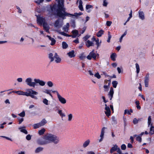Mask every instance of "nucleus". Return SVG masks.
I'll list each match as a JSON object with an SVG mask.
<instances>
[{
  "label": "nucleus",
  "instance_id": "29",
  "mask_svg": "<svg viewBox=\"0 0 154 154\" xmlns=\"http://www.w3.org/2000/svg\"><path fill=\"white\" fill-rule=\"evenodd\" d=\"M116 54L115 53H112L110 55V57L112 60L114 61L116 60Z\"/></svg>",
  "mask_w": 154,
  "mask_h": 154
},
{
  "label": "nucleus",
  "instance_id": "15",
  "mask_svg": "<svg viewBox=\"0 0 154 154\" xmlns=\"http://www.w3.org/2000/svg\"><path fill=\"white\" fill-rule=\"evenodd\" d=\"M105 83L106 84L104 85L103 88L105 89V91H107V89L109 87L110 83V82H109L108 80L105 81Z\"/></svg>",
  "mask_w": 154,
  "mask_h": 154
},
{
  "label": "nucleus",
  "instance_id": "51",
  "mask_svg": "<svg viewBox=\"0 0 154 154\" xmlns=\"http://www.w3.org/2000/svg\"><path fill=\"white\" fill-rule=\"evenodd\" d=\"M72 32L73 34H75L77 36L78 35V31L76 30H72Z\"/></svg>",
  "mask_w": 154,
  "mask_h": 154
},
{
  "label": "nucleus",
  "instance_id": "40",
  "mask_svg": "<svg viewBox=\"0 0 154 154\" xmlns=\"http://www.w3.org/2000/svg\"><path fill=\"white\" fill-rule=\"evenodd\" d=\"M103 31L102 30H100L97 32V35L98 37H100L103 34Z\"/></svg>",
  "mask_w": 154,
  "mask_h": 154
},
{
  "label": "nucleus",
  "instance_id": "22",
  "mask_svg": "<svg viewBox=\"0 0 154 154\" xmlns=\"http://www.w3.org/2000/svg\"><path fill=\"white\" fill-rule=\"evenodd\" d=\"M55 8L54 6L50 7V10L49 11V10H48L49 11L48 14L51 15L52 14L53 11H55Z\"/></svg>",
  "mask_w": 154,
  "mask_h": 154
},
{
  "label": "nucleus",
  "instance_id": "18",
  "mask_svg": "<svg viewBox=\"0 0 154 154\" xmlns=\"http://www.w3.org/2000/svg\"><path fill=\"white\" fill-rule=\"evenodd\" d=\"M106 111L105 112V114L107 116H110L111 114V111L109 107H106L105 108Z\"/></svg>",
  "mask_w": 154,
  "mask_h": 154
},
{
  "label": "nucleus",
  "instance_id": "4",
  "mask_svg": "<svg viewBox=\"0 0 154 154\" xmlns=\"http://www.w3.org/2000/svg\"><path fill=\"white\" fill-rule=\"evenodd\" d=\"M45 138L48 143L52 142L55 144H57L59 141V139L58 137L51 134H47L45 135Z\"/></svg>",
  "mask_w": 154,
  "mask_h": 154
},
{
  "label": "nucleus",
  "instance_id": "37",
  "mask_svg": "<svg viewBox=\"0 0 154 154\" xmlns=\"http://www.w3.org/2000/svg\"><path fill=\"white\" fill-rule=\"evenodd\" d=\"M135 66L136 69V72L137 74H138L140 71V67L139 64L137 63L135 64Z\"/></svg>",
  "mask_w": 154,
  "mask_h": 154
},
{
  "label": "nucleus",
  "instance_id": "32",
  "mask_svg": "<svg viewBox=\"0 0 154 154\" xmlns=\"http://www.w3.org/2000/svg\"><path fill=\"white\" fill-rule=\"evenodd\" d=\"M45 129L44 128H43L41 130L38 131V133L40 135H41L44 134L45 131Z\"/></svg>",
  "mask_w": 154,
  "mask_h": 154
},
{
  "label": "nucleus",
  "instance_id": "50",
  "mask_svg": "<svg viewBox=\"0 0 154 154\" xmlns=\"http://www.w3.org/2000/svg\"><path fill=\"white\" fill-rule=\"evenodd\" d=\"M94 76L98 79H100L101 78V76L98 72L96 73L94 75Z\"/></svg>",
  "mask_w": 154,
  "mask_h": 154
},
{
  "label": "nucleus",
  "instance_id": "63",
  "mask_svg": "<svg viewBox=\"0 0 154 154\" xmlns=\"http://www.w3.org/2000/svg\"><path fill=\"white\" fill-rule=\"evenodd\" d=\"M112 23V22L111 21H106V24L107 26H111Z\"/></svg>",
  "mask_w": 154,
  "mask_h": 154
},
{
  "label": "nucleus",
  "instance_id": "10",
  "mask_svg": "<svg viewBox=\"0 0 154 154\" xmlns=\"http://www.w3.org/2000/svg\"><path fill=\"white\" fill-rule=\"evenodd\" d=\"M59 101L63 104H65L66 103V100L65 98L61 96L60 94H58L57 97Z\"/></svg>",
  "mask_w": 154,
  "mask_h": 154
},
{
  "label": "nucleus",
  "instance_id": "9",
  "mask_svg": "<svg viewBox=\"0 0 154 154\" xmlns=\"http://www.w3.org/2000/svg\"><path fill=\"white\" fill-rule=\"evenodd\" d=\"M149 74L148 73L146 74L145 77L144 83L145 86L146 87H148L149 82Z\"/></svg>",
  "mask_w": 154,
  "mask_h": 154
},
{
  "label": "nucleus",
  "instance_id": "48",
  "mask_svg": "<svg viewBox=\"0 0 154 154\" xmlns=\"http://www.w3.org/2000/svg\"><path fill=\"white\" fill-rule=\"evenodd\" d=\"M18 115L20 117H23L25 116V113L24 111H23L22 112L18 114Z\"/></svg>",
  "mask_w": 154,
  "mask_h": 154
},
{
  "label": "nucleus",
  "instance_id": "34",
  "mask_svg": "<svg viewBox=\"0 0 154 154\" xmlns=\"http://www.w3.org/2000/svg\"><path fill=\"white\" fill-rule=\"evenodd\" d=\"M64 0H56L58 3V8L60 7L61 5L63 6V3Z\"/></svg>",
  "mask_w": 154,
  "mask_h": 154
},
{
  "label": "nucleus",
  "instance_id": "46",
  "mask_svg": "<svg viewBox=\"0 0 154 154\" xmlns=\"http://www.w3.org/2000/svg\"><path fill=\"white\" fill-rule=\"evenodd\" d=\"M108 4V0H103V6L107 7Z\"/></svg>",
  "mask_w": 154,
  "mask_h": 154
},
{
  "label": "nucleus",
  "instance_id": "42",
  "mask_svg": "<svg viewBox=\"0 0 154 154\" xmlns=\"http://www.w3.org/2000/svg\"><path fill=\"white\" fill-rule=\"evenodd\" d=\"M33 128L34 129H36V128H39L40 127H41V126L39 122L38 123L35 124H34L33 125Z\"/></svg>",
  "mask_w": 154,
  "mask_h": 154
},
{
  "label": "nucleus",
  "instance_id": "28",
  "mask_svg": "<svg viewBox=\"0 0 154 154\" xmlns=\"http://www.w3.org/2000/svg\"><path fill=\"white\" fill-rule=\"evenodd\" d=\"M79 8L81 11H83L84 10L82 6V0H79Z\"/></svg>",
  "mask_w": 154,
  "mask_h": 154
},
{
  "label": "nucleus",
  "instance_id": "52",
  "mask_svg": "<svg viewBox=\"0 0 154 154\" xmlns=\"http://www.w3.org/2000/svg\"><path fill=\"white\" fill-rule=\"evenodd\" d=\"M44 1V0H36L35 2L38 5H39L40 3H42Z\"/></svg>",
  "mask_w": 154,
  "mask_h": 154
},
{
  "label": "nucleus",
  "instance_id": "1",
  "mask_svg": "<svg viewBox=\"0 0 154 154\" xmlns=\"http://www.w3.org/2000/svg\"><path fill=\"white\" fill-rule=\"evenodd\" d=\"M66 9L63 7V6H61L59 7L56 10L57 15L59 17L64 19L66 18L65 16L72 17L77 16L78 15H81L82 14L81 12H79L78 13H75L74 14L67 13L65 11Z\"/></svg>",
  "mask_w": 154,
  "mask_h": 154
},
{
  "label": "nucleus",
  "instance_id": "56",
  "mask_svg": "<svg viewBox=\"0 0 154 154\" xmlns=\"http://www.w3.org/2000/svg\"><path fill=\"white\" fill-rule=\"evenodd\" d=\"M44 93H45L46 94H48L50 96H52L51 95V94L50 93V91L49 90L46 89L45 91H44Z\"/></svg>",
  "mask_w": 154,
  "mask_h": 154
},
{
  "label": "nucleus",
  "instance_id": "14",
  "mask_svg": "<svg viewBox=\"0 0 154 154\" xmlns=\"http://www.w3.org/2000/svg\"><path fill=\"white\" fill-rule=\"evenodd\" d=\"M138 15L139 18L142 20L145 19V16L143 11L140 10L138 11Z\"/></svg>",
  "mask_w": 154,
  "mask_h": 154
},
{
  "label": "nucleus",
  "instance_id": "54",
  "mask_svg": "<svg viewBox=\"0 0 154 154\" xmlns=\"http://www.w3.org/2000/svg\"><path fill=\"white\" fill-rule=\"evenodd\" d=\"M111 38V35L110 34V32H108V39L107 40V42H110V40Z\"/></svg>",
  "mask_w": 154,
  "mask_h": 154
},
{
  "label": "nucleus",
  "instance_id": "38",
  "mask_svg": "<svg viewBox=\"0 0 154 154\" xmlns=\"http://www.w3.org/2000/svg\"><path fill=\"white\" fill-rule=\"evenodd\" d=\"M62 48L63 49H66L68 47V45L65 42H63L62 43Z\"/></svg>",
  "mask_w": 154,
  "mask_h": 154
},
{
  "label": "nucleus",
  "instance_id": "36",
  "mask_svg": "<svg viewBox=\"0 0 154 154\" xmlns=\"http://www.w3.org/2000/svg\"><path fill=\"white\" fill-rule=\"evenodd\" d=\"M79 57L81 60H83L86 58V57L84 53H82L79 55Z\"/></svg>",
  "mask_w": 154,
  "mask_h": 154
},
{
  "label": "nucleus",
  "instance_id": "8",
  "mask_svg": "<svg viewBox=\"0 0 154 154\" xmlns=\"http://www.w3.org/2000/svg\"><path fill=\"white\" fill-rule=\"evenodd\" d=\"M37 23L40 25H42L45 22V18L38 15L37 16Z\"/></svg>",
  "mask_w": 154,
  "mask_h": 154
},
{
  "label": "nucleus",
  "instance_id": "24",
  "mask_svg": "<svg viewBox=\"0 0 154 154\" xmlns=\"http://www.w3.org/2000/svg\"><path fill=\"white\" fill-rule=\"evenodd\" d=\"M69 26V23H67L66 25L64 26L63 28V30L66 32H68V28Z\"/></svg>",
  "mask_w": 154,
  "mask_h": 154
},
{
  "label": "nucleus",
  "instance_id": "62",
  "mask_svg": "<svg viewBox=\"0 0 154 154\" xmlns=\"http://www.w3.org/2000/svg\"><path fill=\"white\" fill-rule=\"evenodd\" d=\"M90 37L89 35H86L83 38V39L84 41H86L88 40Z\"/></svg>",
  "mask_w": 154,
  "mask_h": 154
},
{
  "label": "nucleus",
  "instance_id": "39",
  "mask_svg": "<svg viewBox=\"0 0 154 154\" xmlns=\"http://www.w3.org/2000/svg\"><path fill=\"white\" fill-rule=\"evenodd\" d=\"M73 117V116L72 114L70 113V114H69L68 115V121H71L72 120Z\"/></svg>",
  "mask_w": 154,
  "mask_h": 154
},
{
  "label": "nucleus",
  "instance_id": "7",
  "mask_svg": "<svg viewBox=\"0 0 154 154\" xmlns=\"http://www.w3.org/2000/svg\"><path fill=\"white\" fill-rule=\"evenodd\" d=\"M63 25V21H60L59 20H58L55 21L54 26L55 27L59 29Z\"/></svg>",
  "mask_w": 154,
  "mask_h": 154
},
{
  "label": "nucleus",
  "instance_id": "16",
  "mask_svg": "<svg viewBox=\"0 0 154 154\" xmlns=\"http://www.w3.org/2000/svg\"><path fill=\"white\" fill-rule=\"evenodd\" d=\"M43 28L45 30L46 32H48L49 31V27L48 25V24L46 22L45 23H44L43 24Z\"/></svg>",
  "mask_w": 154,
  "mask_h": 154
},
{
  "label": "nucleus",
  "instance_id": "20",
  "mask_svg": "<svg viewBox=\"0 0 154 154\" xmlns=\"http://www.w3.org/2000/svg\"><path fill=\"white\" fill-rule=\"evenodd\" d=\"M46 37L48 38V39L51 41V45H54L56 42L55 40L53 38H52L50 36L47 35Z\"/></svg>",
  "mask_w": 154,
  "mask_h": 154
},
{
  "label": "nucleus",
  "instance_id": "13",
  "mask_svg": "<svg viewBox=\"0 0 154 154\" xmlns=\"http://www.w3.org/2000/svg\"><path fill=\"white\" fill-rule=\"evenodd\" d=\"M114 93V90L112 87H111L110 88V91L108 94L109 97L110 98V100H111L113 97Z\"/></svg>",
  "mask_w": 154,
  "mask_h": 154
},
{
  "label": "nucleus",
  "instance_id": "17",
  "mask_svg": "<svg viewBox=\"0 0 154 154\" xmlns=\"http://www.w3.org/2000/svg\"><path fill=\"white\" fill-rule=\"evenodd\" d=\"M67 55L70 58H72L75 56V51L74 50H72L67 54Z\"/></svg>",
  "mask_w": 154,
  "mask_h": 154
},
{
  "label": "nucleus",
  "instance_id": "21",
  "mask_svg": "<svg viewBox=\"0 0 154 154\" xmlns=\"http://www.w3.org/2000/svg\"><path fill=\"white\" fill-rule=\"evenodd\" d=\"M118 147V146L116 144L114 146H113L112 147L110 150V153H112L113 152L116 151Z\"/></svg>",
  "mask_w": 154,
  "mask_h": 154
},
{
  "label": "nucleus",
  "instance_id": "31",
  "mask_svg": "<svg viewBox=\"0 0 154 154\" xmlns=\"http://www.w3.org/2000/svg\"><path fill=\"white\" fill-rule=\"evenodd\" d=\"M47 122L46 120L45 119H43L41 121V122H39V123L41 126H43Z\"/></svg>",
  "mask_w": 154,
  "mask_h": 154
},
{
  "label": "nucleus",
  "instance_id": "60",
  "mask_svg": "<svg viewBox=\"0 0 154 154\" xmlns=\"http://www.w3.org/2000/svg\"><path fill=\"white\" fill-rule=\"evenodd\" d=\"M126 148V146L125 144H123L121 146V149L123 150H125Z\"/></svg>",
  "mask_w": 154,
  "mask_h": 154
},
{
  "label": "nucleus",
  "instance_id": "27",
  "mask_svg": "<svg viewBox=\"0 0 154 154\" xmlns=\"http://www.w3.org/2000/svg\"><path fill=\"white\" fill-rule=\"evenodd\" d=\"M90 142V140H87L85 141L84 143L83 146L84 148H86L87 147L89 144Z\"/></svg>",
  "mask_w": 154,
  "mask_h": 154
},
{
  "label": "nucleus",
  "instance_id": "61",
  "mask_svg": "<svg viewBox=\"0 0 154 154\" xmlns=\"http://www.w3.org/2000/svg\"><path fill=\"white\" fill-rule=\"evenodd\" d=\"M116 151L119 154H122V151L120 149V148L119 147H118Z\"/></svg>",
  "mask_w": 154,
  "mask_h": 154
},
{
  "label": "nucleus",
  "instance_id": "26",
  "mask_svg": "<svg viewBox=\"0 0 154 154\" xmlns=\"http://www.w3.org/2000/svg\"><path fill=\"white\" fill-rule=\"evenodd\" d=\"M48 58L50 59L51 62H52L54 60V54L50 53L48 54Z\"/></svg>",
  "mask_w": 154,
  "mask_h": 154
},
{
  "label": "nucleus",
  "instance_id": "64",
  "mask_svg": "<svg viewBox=\"0 0 154 154\" xmlns=\"http://www.w3.org/2000/svg\"><path fill=\"white\" fill-rule=\"evenodd\" d=\"M26 138L27 140H30L31 139V137L30 135L28 134L26 136Z\"/></svg>",
  "mask_w": 154,
  "mask_h": 154
},
{
  "label": "nucleus",
  "instance_id": "3",
  "mask_svg": "<svg viewBox=\"0 0 154 154\" xmlns=\"http://www.w3.org/2000/svg\"><path fill=\"white\" fill-rule=\"evenodd\" d=\"M26 91V92H24L22 91H19L18 94L26 96L27 97L29 96L35 100H37L38 99L37 97L35 96L38 94V92L33 90L32 88L27 89Z\"/></svg>",
  "mask_w": 154,
  "mask_h": 154
},
{
  "label": "nucleus",
  "instance_id": "47",
  "mask_svg": "<svg viewBox=\"0 0 154 154\" xmlns=\"http://www.w3.org/2000/svg\"><path fill=\"white\" fill-rule=\"evenodd\" d=\"M49 101L46 98L43 99V103L46 105H48L49 104Z\"/></svg>",
  "mask_w": 154,
  "mask_h": 154
},
{
  "label": "nucleus",
  "instance_id": "25",
  "mask_svg": "<svg viewBox=\"0 0 154 154\" xmlns=\"http://www.w3.org/2000/svg\"><path fill=\"white\" fill-rule=\"evenodd\" d=\"M25 128V127H20L19 128V129L20 130L21 132L23 133L26 134H27L28 132L26 130L24 129Z\"/></svg>",
  "mask_w": 154,
  "mask_h": 154
},
{
  "label": "nucleus",
  "instance_id": "30",
  "mask_svg": "<svg viewBox=\"0 0 154 154\" xmlns=\"http://www.w3.org/2000/svg\"><path fill=\"white\" fill-rule=\"evenodd\" d=\"M133 137H136V140H137L140 142H141L142 139L140 135L135 134L134 135Z\"/></svg>",
  "mask_w": 154,
  "mask_h": 154
},
{
  "label": "nucleus",
  "instance_id": "41",
  "mask_svg": "<svg viewBox=\"0 0 154 154\" xmlns=\"http://www.w3.org/2000/svg\"><path fill=\"white\" fill-rule=\"evenodd\" d=\"M47 85L50 87H52L54 85L53 83L51 81H48L47 82Z\"/></svg>",
  "mask_w": 154,
  "mask_h": 154
},
{
  "label": "nucleus",
  "instance_id": "44",
  "mask_svg": "<svg viewBox=\"0 0 154 154\" xmlns=\"http://www.w3.org/2000/svg\"><path fill=\"white\" fill-rule=\"evenodd\" d=\"M151 126L150 129L149 133L151 134H154V127L152 126V125Z\"/></svg>",
  "mask_w": 154,
  "mask_h": 154
},
{
  "label": "nucleus",
  "instance_id": "2",
  "mask_svg": "<svg viewBox=\"0 0 154 154\" xmlns=\"http://www.w3.org/2000/svg\"><path fill=\"white\" fill-rule=\"evenodd\" d=\"M33 79L31 77L27 78L25 80L26 84L30 87L35 88V85L38 84L41 86H44L45 85V82L38 79H34V82H33Z\"/></svg>",
  "mask_w": 154,
  "mask_h": 154
},
{
  "label": "nucleus",
  "instance_id": "23",
  "mask_svg": "<svg viewBox=\"0 0 154 154\" xmlns=\"http://www.w3.org/2000/svg\"><path fill=\"white\" fill-rule=\"evenodd\" d=\"M133 112V110L131 109H130L129 110L128 109H126L124 111V115H125L126 114H127L128 115H131V113H132Z\"/></svg>",
  "mask_w": 154,
  "mask_h": 154
},
{
  "label": "nucleus",
  "instance_id": "33",
  "mask_svg": "<svg viewBox=\"0 0 154 154\" xmlns=\"http://www.w3.org/2000/svg\"><path fill=\"white\" fill-rule=\"evenodd\" d=\"M43 148L42 147H38L36 149L35 152L36 153H38L42 151L43 150Z\"/></svg>",
  "mask_w": 154,
  "mask_h": 154
},
{
  "label": "nucleus",
  "instance_id": "55",
  "mask_svg": "<svg viewBox=\"0 0 154 154\" xmlns=\"http://www.w3.org/2000/svg\"><path fill=\"white\" fill-rule=\"evenodd\" d=\"M18 119L19 121V124H21L22 122L23 121L24 119L23 118H18Z\"/></svg>",
  "mask_w": 154,
  "mask_h": 154
},
{
  "label": "nucleus",
  "instance_id": "6",
  "mask_svg": "<svg viewBox=\"0 0 154 154\" xmlns=\"http://www.w3.org/2000/svg\"><path fill=\"white\" fill-rule=\"evenodd\" d=\"M37 142L40 145H45L48 144L47 140L45 138V135L43 138L38 139Z\"/></svg>",
  "mask_w": 154,
  "mask_h": 154
},
{
  "label": "nucleus",
  "instance_id": "53",
  "mask_svg": "<svg viewBox=\"0 0 154 154\" xmlns=\"http://www.w3.org/2000/svg\"><path fill=\"white\" fill-rule=\"evenodd\" d=\"M16 8L18 10L17 12L21 14L22 13V10L19 7L16 6Z\"/></svg>",
  "mask_w": 154,
  "mask_h": 154
},
{
  "label": "nucleus",
  "instance_id": "57",
  "mask_svg": "<svg viewBox=\"0 0 154 154\" xmlns=\"http://www.w3.org/2000/svg\"><path fill=\"white\" fill-rule=\"evenodd\" d=\"M39 32L40 33V34L39 35H42L43 36H45V34L44 33V32L41 29H40L39 30Z\"/></svg>",
  "mask_w": 154,
  "mask_h": 154
},
{
  "label": "nucleus",
  "instance_id": "43",
  "mask_svg": "<svg viewBox=\"0 0 154 154\" xmlns=\"http://www.w3.org/2000/svg\"><path fill=\"white\" fill-rule=\"evenodd\" d=\"M118 84V82L116 81H113L112 82V84L113 88H116L117 85Z\"/></svg>",
  "mask_w": 154,
  "mask_h": 154
},
{
  "label": "nucleus",
  "instance_id": "5",
  "mask_svg": "<svg viewBox=\"0 0 154 154\" xmlns=\"http://www.w3.org/2000/svg\"><path fill=\"white\" fill-rule=\"evenodd\" d=\"M97 56H99V54H95L94 52V51L93 50L89 53L86 57L89 60H91L92 58H93L94 60H96Z\"/></svg>",
  "mask_w": 154,
  "mask_h": 154
},
{
  "label": "nucleus",
  "instance_id": "11",
  "mask_svg": "<svg viewBox=\"0 0 154 154\" xmlns=\"http://www.w3.org/2000/svg\"><path fill=\"white\" fill-rule=\"evenodd\" d=\"M55 59V61L57 63H60L61 61V59L59 57V56L56 53H54V60Z\"/></svg>",
  "mask_w": 154,
  "mask_h": 154
},
{
  "label": "nucleus",
  "instance_id": "59",
  "mask_svg": "<svg viewBox=\"0 0 154 154\" xmlns=\"http://www.w3.org/2000/svg\"><path fill=\"white\" fill-rule=\"evenodd\" d=\"M93 8V6L90 5H87L86 7V9L88 10L90 8Z\"/></svg>",
  "mask_w": 154,
  "mask_h": 154
},
{
  "label": "nucleus",
  "instance_id": "19",
  "mask_svg": "<svg viewBox=\"0 0 154 154\" xmlns=\"http://www.w3.org/2000/svg\"><path fill=\"white\" fill-rule=\"evenodd\" d=\"M86 46L88 47L94 46V44L92 41L88 40L85 42Z\"/></svg>",
  "mask_w": 154,
  "mask_h": 154
},
{
  "label": "nucleus",
  "instance_id": "12",
  "mask_svg": "<svg viewBox=\"0 0 154 154\" xmlns=\"http://www.w3.org/2000/svg\"><path fill=\"white\" fill-rule=\"evenodd\" d=\"M106 128L104 127L102 129L100 136V139L99 140V142H101L103 140L104 137L105 130Z\"/></svg>",
  "mask_w": 154,
  "mask_h": 154
},
{
  "label": "nucleus",
  "instance_id": "58",
  "mask_svg": "<svg viewBox=\"0 0 154 154\" xmlns=\"http://www.w3.org/2000/svg\"><path fill=\"white\" fill-rule=\"evenodd\" d=\"M138 121L136 118H134L133 120V123L134 124H136L138 123Z\"/></svg>",
  "mask_w": 154,
  "mask_h": 154
},
{
  "label": "nucleus",
  "instance_id": "49",
  "mask_svg": "<svg viewBox=\"0 0 154 154\" xmlns=\"http://www.w3.org/2000/svg\"><path fill=\"white\" fill-rule=\"evenodd\" d=\"M151 116H149L148 119V127H149V126L150 125H152V124H151Z\"/></svg>",
  "mask_w": 154,
  "mask_h": 154
},
{
  "label": "nucleus",
  "instance_id": "35",
  "mask_svg": "<svg viewBox=\"0 0 154 154\" xmlns=\"http://www.w3.org/2000/svg\"><path fill=\"white\" fill-rule=\"evenodd\" d=\"M58 113L60 115L62 118L65 117L66 115L65 114L62 112V110H59L58 111Z\"/></svg>",
  "mask_w": 154,
  "mask_h": 154
},
{
  "label": "nucleus",
  "instance_id": "45",
  "mask_svg": "<svg viewBox=\"0 0 154 154\" xmlns=\"http://www.w3.org/2000/svg\"><path fill=\"white\" fill-rule=\"evenodd\" d=\"M112 120L114 124H116L117 123V120L115 116H112Z\"/></svg>",
  "mask_w": 154,
  "mask_h": 154
}]
</instances>
